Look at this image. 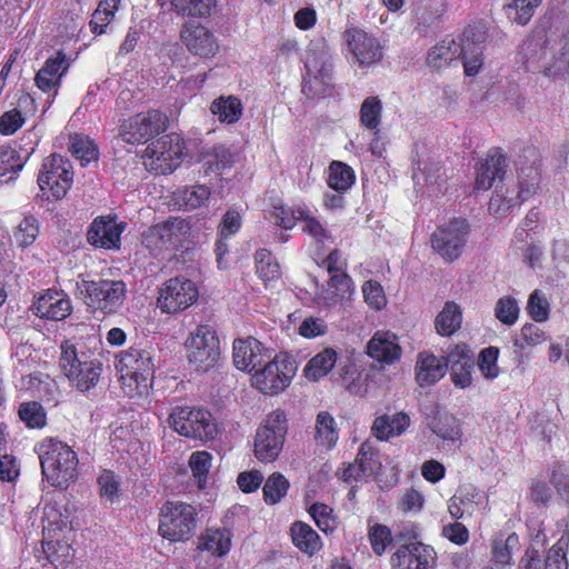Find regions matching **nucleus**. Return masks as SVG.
<instances>
[{"mask_svg": "<svg viewBox=\"0 0 569 569\" xmlns=\"http://www.w3.org/2000/svg\"><path fill=\"white\" fill-rule=\"evenodd\" d=\"M60 349V370L72 387L80 392H88L99 383L103 363L92 351L79 348L71 340H63Z\"/></svg>", "mask_w": 569, "mask_h": 569, "instance_id": "obj_1", "label": "nucleus"}, {"mask_svg": "<svg viewBox=\"0 0 569 569\" xmlns=\"http://www.w3.org/2000/svg\"><path fill=\"white\" fill-rule=\"evenodd\" d=\"M42 473L52 486L68 488L79 477V457L66 441L47 438L38 447Z\"/></svg>", "mask_w": 569, "mask_h": 569, "instance_id": "obj_2", "label": "nucleus"}, {"mask_svg": "<svg viewBox=\"0 0 569 569\" xmlns=\"http://www.w3.org/2000/svg\"><path fill=\"white\" fill-rule=\"evenodd\" d=\"M42 533V550L54 568L63 569L72 562L74 558V548L71 542L73 526L68 516H63L56 509L47 510Z\"/></svg>", "mask_w": 569, "mask_h": 569, "instance_id": "obj_3", "label": "nucleus"}, {"mask_svg": "<svg viewBox=\"0 0 569 569\" xmlns=\"http://www.w3.org/2000/svg\"><path fill=\"white\" fill-rule=\"evenodd\" d=\"M116 367L129 392L142 393L152 385L156 363L150 349L130 346L118 356Z\"/></svg>", "mask_w": 569, "mask_h": 569, "instance_id": "obj_4", "label": "nucleus"}, {"mask_svg": "<svg viewBox=\"0 0 569 569\" xmlns=\"http://www.w3.org/2000/svg\"><path fill=\"white\" fill-rule=\"evenodd\" d=\"M142 241L151 251H188L193 243L192 222L183 218H169L142 231Z\"/></svg>", "mask_w": 569, "mask_h": 569, "instance_id": "obj_5", "label": "nucleus"}, {"mask_svg": "<svg viewBox=\"0 0 569 569\" xmlns=\"http://www.w3.org/2000/svg\"><path fill=\"white\" fill-rule=\"evenodd\" d=\"M78 290L93 312L116 315L126 303L128 288L124 280H81Z\"/></svg>", "mask_w": 569, "mask_h": 569, "instance_id": "obj_6", "label": "nucleus"}, {"mask_svg": "<svg viewBox=\"0 0 569 569\" xmlns=\"http://www.w3.org/2000/svg\"><path fill=\"white\" fill-rule=\"evenodd\" d=\"M198 520L193 505L184 501H166L159 511L158 532L170 542H184L192 539Z\"/></svg>", "mask_w": 569, "mask_h": 569, "instance_id": "obj_7", "label": "nucleus"}, {"mask_svg": "<svg viewBox=\"0 0 569 569\" xmlns=\"http://www.w3.org/2000/svg\"><path fill=\"white\" fill-rule=\"evenodd\" d=\"M268 355L261 369H258L251 377V382L260 392L274 396L291 385L298 371V365L289 353H277L271 358L270 349H268Z\"/></svg>", "mask_w": 569, "mask_h": 569, "instance_id": "obj_8", "label": "nucleus"}, {"mask_svg": "<svg viewBox=\"0 0 569 569\" xmlns=\"http://www.w3.org/2000/svg\"><path fill=\"white\" fill-rule=\"evenodd\" d=\"M169 426L180 436L208 441L218 433L217 422L208 409L196 406H176L168 415Z\"/></svg>", "mask_w": 569, "mask_h": 569, "instance_id": "obj_9", "label": "nucleus"}, {"mask_svg": "<svg viewBox=\"0 0 569 569\" xmlns=\"http://www.w3.org/2000/svg\"><path fill=\"white\" fill-rule=\"evenodd\" d=\"M73 180L74 170L70 159L57 152L43 159L37 177L40 190L46 193L47 199L52 200L64 199L73 186Z\"/></svg>", "mask_w": 569, "mask_h": 569, "instance_id": "obj_10", "label": "nucleus"}, {"mask_svg": "<svg viewBox=\"0 0 569 569\" xmlns=\"http://www.w3.org/2000/svg\"><path fill=\"white\" fill-rule=\"evenodd\" d=\"M288 417L283 411H272L258 427L254 435V455L261 462L276 461L286 443Z\"/></svg>", "mask_w": 569, "mask_h": 569, "instance_id": "obj_11", "label": "nucleus"}, {"mask_svg": "<svg viewBox=\"0 0 569 569\" xmlns=\"http://www.w3.org/2000/svg\"><path fill=\"white\" fill-rule=\"evenodd\" d=\"M470 231L471 226L468 219H449L432 231L430 236L431 247L445 262H453L465 251Z\"/></svg>", "mask_w": 569, "mask_h": 569, "instance_id": "obj_12", "label": "nucleus"}, {"mask_svg": "<svg viewBox=\"0 0 569 569\" xmlns=\"http://www.w3.org/2000/svg\"><path fill=\"white\" fill-rule=\"evenodd\" d=\"M189 363L197 370H210L221 358L220 339L210 325H199L186 340Z\"/></svg>", "mask_w": 569, "mask_h": 569, "instance_id": "obj_13", "label": "nucleus"}, {"mask_svg": "<svg viewBox=\"0 0 569 569\" xmlns=\"http://www.w3.org/2000/svg\"><path fill=\"white\" fill-rule=\"evenodd\" d=\"M186 141L178 132L160 136L146 149L149 166L156 173H172L183 162Z\"/></svg>", "mask_w": 569, "mask_h": 569, "instance_id": "obj_14", "label": "nucleus"}, {"mask_svg": "<svg viewBox=\"0 0 569 569\" xmlns=\"http://www.w3.org/2000/svg\"><path fill=\"white\" fill-rule=\"evenodd\" d=\"M168 116L164 112L150 109L147 112L129 116L121 122L119 134L129 144H143L152 137L159 136L168 126Z\"/></svg>", "mask_w": 569, "mask_h": 569, "instance_id": "obj_15", "label": "nucleus"}, {"mask_svg": "<svg viewBox=\"0 0 569 569\" xmlns=\"http://www.w3.org/2000/svg\"><path fill=\"white\" fill-rule=\"evenodd\" d=\"M199 297L193 280L171 277L159 290L158 305L164 312H178L192 306Z\"/></svg>", "mask_w": 569, "mask_h": 569, "instance_id": "obj_16", "label": "nucleus"}, {"mask_svg": "<svg viewBox=\"0 0 569 569\" xmlns=\"http://www.w3.org/2000/svg\"><path fill=\"white\" fill-rule=\"evenodd\" d=\"M126 227L127 222H119L117 213L98 216L88 227L87 241L94 248L119 249L121 248V233Z\"/></svg>", "mask_w": 569, "mask_h": 569, "instance_id": "obj_17", "label": "nucleus"}, {"mask_svg": "<svg viewBox=\"0 0 569 569\" xmlns=\"http://www.w3.org/2000/svg\"><path fill=\"white\" fill-rule=\"evenodd\" d=\"M390 562L392 569H433L437 552L426 542H406L391 555Z\"/></svg>", "mask_w": 569, "mask_h": 569, "instance_id": "obj_18", "label": "nucleus"}, {"mask_svg": "<svg viewBox=\"0 0 569 569\" xmlns=\"http://www.w3.org/2000/svg\"><path fill=\"white\" fill-rule=\"evenodd\" d=\"M343 39L359 64H372L383 58V47L373 34L366 29L350 26L345 29Z\"/></svg>", "mask_w": 569, "mask_h": 569, "instance_id": "obj_19", "label": "nucleus"}, {"mask_svg": "<svg viewBox=\"0 0 569 569\" xmlns=\"http://www.w3.org/2000/svg\"><path fill=\"white\" fill-rule=\"evenodd\" d=\"M305 66L303 91L308 93L323 92L326 84H329L332 79V62L328 52L308 51Z\"/></svg>", "mask_w": 569, "mask_h": 569, "instance_id": "obj_20", "label": "nucleus"}, {"mask_svg": "<svg viewBox=\"0 0 569 569\" xmlns=\"http://www.w3.org/2000/svg\"><path fill=\"white\" fill-rule=\"evenodd\" d=\"M449 367L456 387H470L473 381L475 355L467 343H456L446 355V370Z\"/></svg>", "mask_w": 569, "mask_h": 569, "instance_id": "obj_21", "label": "nucleus"}, {"mask_svg": "<svg viewBox=\"0 0 569 569\" xmlns=\"http://www.w3.org/2000/svg\"><path fill=\"white\" fill-rule=\"evenodd\" d=\"M268 348L257 338H237L233 342V363L237 369L247 370L252 376L261 369L268 358Z\"/></svg>", "mask_w": 569, "mask_h": 569, "instance_id": "obj_22", "label": "nucleus"}, {"mask_svg": "<svg viewBox=\"0 0 569 569\" xmlns=\"http://www.w3.org/2000/svg\"><path fill=\"white\" fill-rule=\"evenodd\" d=\"M180 38L187 46V49L201 56V58H210L219 50V42L210 29L204 28L202 23L187 22L180 30Z\"/></svg>", "mask_w": 569, "mask_h": 569, "instance_id": "obj_23", "label": "nucleus"}, {"mask_svg": "<svg viewBox=\"0 0 569 569\" xmlns=\"http://www.w3.org/2000/svg\"><path fill=\"white\" fill-rule=\"evenodd\" d=\"M70 68L64 51H57L52 57L47 58L44 64L34 76V83L42 92H58L61 81Z\"/></svg>", "mask_w": 569, "mask_h": 569, "instance_id": "obj_24", "label": "nucleus"}, {"mask_svg": "<svg viewBox=\"0 0 569 569\" xmlns=\"http://www.w3.org/2000/svg\"><path fill=\"white\" fill-rule=\"evenodd\" d=\"M34 315L46 320H64L73 310L70 297L64 291L48 290L38 297L32 307Z\"/></svg>", "mask_w": 569, "mask_h": 569, "instance_id": "obj_25", "label": "nucleus"}, {"mask_svg": "<svg viewBox=\"0 0 569 569\" xmlns=\"http://www.w3.org/2000/svg\"><path fill=\"white\" fill-rule=\"evenodd\" d=\"M367 355L380 363H396L402 355V348L397 342V335L390 331H377L367 343Z\"/></svg>", "mask_w": 569, "mask_h": 569, "instance_id": "obj_26", "label": "nucleus"}, {"mask_svg": "<svg viewBox=\"0 0 569 569\" xmlns=\"http://www.w3.org/2000/svg\"><path fill=\"white\" fill-rule=\"evenodd\" d=\"M507 158L501 149H490L478 167L476 190H489L496 179L502 180L506 174Z\"/></svg>", "mask_w": 569, "mask_h": 569, "instance_id": "obj_27", "label": "nucleus"}, {"mask_svg": "<svg viewBox=\"0 0 569 569\" xmlns=\"http://www.w3.org/2000/svg\"><path fill=\"white\" fill-rule=\"evenodd\" d=\"M447 373L446 357L421 351L416 361V381L420 387L435 385Z\"/></svg>", "mask_w": 569, "mask_h": 569, "instance_id": "obj_28", "label": "nucleus"}, {"mask_svg": "<svg viewBox=\"0 0 569 569\" xmlns=\"http://www.w3.org/2000/svg\"><path fill=\"white\" fill-rule=\"evenodd\" d=\"M520 569H568V559L562 547L553 545L542 560L536 548H527L522 559Z\"/></svg>", "mask_w": 569, "mask_h": 569, "instance_id": "obj_29", "label": "nucleus"}, {"mask_svg": "<svg viewBox=\"0 0 569 569\" xmlns=\"http://www.w3.org/2000/svg\"><path fill=\"white\" fill-rule=\"evenodd\" d=\"M290 538L291 542L302 553L312 557L323 548V540L321 536L315 530V528L305 521H293L290 526Z\"/></svg>", "mask_w": 569, "mask_h": 569, "instance_id": "obj_30", "label": "nucleus"}, {"mask_svg": "<svg viewBox=\"0 0 569 569\" xmlns=\"http://www.w3.org/2000/svg\"><path fill=\"white\" fill-rule=\"evenodd\" d=\"M411 420L407 412L377 416L371 427V432L380 441H388L390 437L401 436L410 427Z\"/></svg>", "mask_w": 569, "mask_h": 569, "instance_id": "obj_31", "label": "nucleus"}, {"mask_svg": "<svg viewBox=\"0 0 569 569\" xmlns=\"http://www.w3.org/2000/svg\"><path fill=\"white\" fill-rule=\"evenodd\" d=\"M463 47L455 38H445L427 52V64L435 70L449 67L452 61L461 58Z\"/></svg>", "mask_w": 569, "mask_h": 569, "instance_id": "obj_32", "label": "nucleus"}, {"mask_svg": "<svg viewBox=\"0 0 569 569\" xmlns=\"http://www.w3.org/2000/svg\"><path fill=\"white\" fill-rule=\"evenodd\" d=\"M326 181L331 190L338 191L345 197L351 190L355 182H357V173L351 164L333 159L328 166Z\"/></svg>", "mask_w": 569, "mask_h": 569, "instance_id": "obj_33", "label": "nucleus"}, {"mask_svg": "<svg viewBox=\"0 0 569 569\" xmlns=\"http://www.w3.org/2000/svg\"><path fill=\"white\" fill-rule=\"evenodd\" d=\"M243 102L239 96H218L210 104V112L217 116L220 122L234 124L243 114Z\"/></svg>", "mask_w": 569, "mask_h": 569, "instance_id": "obj_34", "label": "nucleus"}, {"mask_svg": "<svg viewBox=\"0 0 569 569\" xmlns=\"http://www.w3.org/2000/svg\"><path fill=\"white\" fill-rule=\"evenodd\" d=\"M315 440L320 447L330 450L339 441V428L332 415L320 411L316 416Z\"/></svg>", "mask_w": 569, "mask_h": 569, "instance_id": "obj_35", "label": "nucleus"}, {"mask_svg": "<svg viewBox=\"0 0 569 569\" xmlns=\"http://www.w3.org/2000/svg\"><path fill=\"white\" fill-rule=\"evenodd\" d=\"M481 500V493L479 490L473 489V487H470V489H462L448 500V511L452 519H463L466 515L473 513L475 505H479Z\"/></svg>", "mask_w": 569, "mask_h": 569, "instance_id": "obj_36", "label": "nucleus"}, {"mask_svg": "<svg viewBox=\"0 0 569 569\" xmlns=\"http://www.w3.org/2000/svg\"><path fill=\"white\" fill-rule=\"evenodd\" d=\"M463 37L460 41L461 47H463V52L460 54L463 71L467 76H476L483 66L482 44L480 40L470 42V31H465Z\"/></svg>", "mask_w": 569, "mask_h": 569, "instance_id": "obj_37", "label": "nucleus"}, {"mask_svg": "<svg viewBox=\"0 0 569 569\" xmlns=\"http://www.w3.org/2000/svg\"><path fill=\"white\" fill-rule=\"evenodd\" d=\"M337 360V351L333 348H325L309 359L305 366L303 375L306 378L311 379V381H317V379L323 378L333 369Z\"/></svg>", "mask_w": 569, "mask_h": 569, "instance_id": "obj_38", "label": "nucleus"}, {"mask_svg": "<svg viewBox=\"0 0 569 569\" xmlns=\"http://www.w3.org/2000/svg\"><path fill=\"white\" fill-rule=\"evenodd\" d=\"M211 197V189L206 184H192L191 187H182L173 192L174 203L180 209L201 208Z\"/></svg>", "mask_w": 569, "mask_h": 569, "instance_id": "obj_39", "label": "nucleus"}, {"mask_svg": "<svg viewBox=\"0 0 569 569\" xmlns=\"http://www.w3.org/2000/svg\"><path fill=\"white\" fill-rule=\"evenodd\" d=\"M69 151L80 161L81 166H88L99 158V149L96 141L88 134H81V132L70 134Z\"/></svg>", "mask_w": 569, "mask_h": 569, "instance_id": "obj_40", "label": "nucleus"}, {"mask_svg": "<svg viewBox=\"0 0 569 569\" xmlns=\"http://www.w3.org/2000/svg\"><path fill=\"white\" fill-rule=\"evenodd\" d=\"M436 329L438 335L451 336L462 325L461 308L453 300H448L445 307L436 317Z\"/></svg>", "mask_w": 569, "mask_h": 569, "instance_id": "obj_41", "label": "nucleus"}, {"mask_svg": "<svg viewBox=\"0 0 569 569\" xmlns=\"http://www.w3.org/2000/svg\"><path fill=\"white\" fill-rule=\"evenodd\" d=\"M383 113V102L379 96H367L359 110V122L378 136Z\"/></svg>", "mask_w": 569, "mask_h": 569, "instance_id": "obj_42", "label": "nucleus"}, {"mask_svg": "<svg viewBox=\"0 0 569 569\" xmlns=\"http://www.w3.org/2000/svg\"><path fill=\"white\" fill-rule=\"evenodd\" d=\"M18 417L28 428H43L48 423V411L43 403L37 402V400L21 402L18 408Z\"/></svg>", "mask_w": 569, "mask_h": 569, "instance_id": "obj_43", "label": "nucleus"}, {"mask_svg": "<svg viewBox=\"0 0 569 569\" xmlns=\"http://www.w3.org/2000/svg\"><path fill=\"white\" fill-rule=\"evenodd\" d=\"M231 533L226 528L207 530L201 537V548L207 549L217 557H223L231 549Z\"/></svg>", "mask_w": 569, "mask_h": 569, "instance_id": "obj_44", "label": "nucleus"}, {"mask_svg": "<svg viewBox=\"0 0 569 569\" xmlns=\"http://www.w3.org/2000/svg\"><path fill=\"white\" fill-rule=\"evenodd\" d=\"M290 487V481L282 472H272L262 486L264 502L278 505L288 495Z\"/></svg>", "mask_w": 569, "mask_h": 569, "instance_id": "obj_45", "label": "nucleus"}, {"mask_svg": "<svg viewBox=\"0 0 569 569\" xmlns=\"http://www.w3.org/2000/svg\"><path fill=\"white\" fill-rule=\"evenodd\" d=\"M359 462L361 481H368L381 470L382 462L380 452L369 441H363L359 448Z\"/></svg>", "mask_w": 569, "mask_h": 569, "instance_id": "obj_46", "label": "nucleus"}, {"mask_svg": "<svg viewBox=\"0 0 569 569\" xmlns=\"http://www.w3.org/2000/svg\"><path fill=\"white\" fill-rule=\"evenodd\" d=\"M256 273L264 283L278 280L281 277L280 264L276 260L273 253L266 248H260L254 252Z\"/></svg>", "mask_w": 569, "mask_h": 569, "instance_id": "obj_47", "label": "nucleus"}, {"mask_svg": "<svg viewBox=\"0 0 569 569\" xmlns=\"http://www.w3.org/2000/svg\"><path fill=\"white\" fill-rule=\"evenodd\" d=\"M40 233V221L34 216H26L13 230V240L19 248L26 249L36 242Z\"/></svg>", "mask_w": 569, "mask_h": 569, "instance_id": "obj_48", "label": "nucleus"}, {"mask_svg": "<svg viewBox=\"0 0 569 569\" xmlns=\"http://www.w3.org/2000/svg\"><path fill=\"white\" fill-rule=\"evenodd\" d=\"M100 499L113 505L121 495V480L114 470L103 469L97 478Z\"/></svg>", "mask_w": 569, "mask_h": 569, "instance_id": "obj_49", "label": "nucleus"}, {"mask_svg": "<svg viewBox=\"0 0 569 569\" xmlns=\"http://www.w3.org/2000/svg\"><path fill=\"white\" fill-rule=\"evenodd\" d=\"M234 162L236 152L226 144H214L204 160L207 171H216V173L231 168Z\"/></svg>", "mask_w": 569, "mask_h": 569, "instance_id": "obj_50", "label": "nucleus"}, {"mask_svg": "<svg viewBox=\"0 0 569 569\" xmlns=\"http://www.w3.org/2000/svg\"><path fill=\"white\" fill-rule=\"evenodd\" d=\"M431 430L438 437L448 441H458L462 437L461 421L452 415H442L435 418L431 423Z\"/></svg>", "mask_w": 569, "mask_h": 569, "instance_id": "obj_51", "label": "nucleus"}, {"mask_svg": "<svg viewBox=\"0 0 569 569\" xmlns=\"http://www.w3.org/2000/svg\"><path fill=\"white\" fill-rule=\"evenodd\" d=\"M542 0H508L506 8L509 18L518 24H528L537 7L541 6Z\"/></svg>", "mask_w": 569, "mask_h": 569, "instance_id": "obj_52", "label": "nucleus"}, {"mask_svg": "<svg viewBox=\"0 0 569 569\" xmlns=\"http://www.w3.org/2000/svg\"><path fill=\"white\" fill-rule=\"evenodd\" d=\"M519 542L518 533L512 532L505 539L497 536L491 541V559L500 566H507L512 562V549Z\"/></svg>", "mask_w": 569, "mask_h": 569, "instance_id": "obj_53", "label": "nucleus"}, {"mask_svg": "<svg viewBox=\"0 0 569 569\" xmlns=\"http://www.w3.org/2000/svg\"><path fill=\"white\" fill-rule=\"evenodd\" d=\"M308 512L323 533H333L338 528V518L330 505L316 501L309 507Z\"/></svg>", "mask_w": 569, "mask_h": 569, "instance_id": "obj_54", "label": "nucleus"}, {"mask_svg": "<svg viewBox=\"0 0 569 569\" xmlns=\"http://www.w3.org/2000/svg\"><path fill=\"white\" fill-rule=\"evenodd\" d=\"M189 466L192 476L198 481L199 488H206L208 475L212 466V455L208 450H196L189 458Z\"/></svg>", "mask_w": 569, "mask_h": 569, "instance_id": "obj_55", "label": "nucleus"}, {"mask_svg": "<svg viewBox=\"0 0 569 569\" xmlns=\"http://www.w3.org/2000/svg\"><path fill=\"white\" fill-rule=\"evenodd\" d=\"M171 4L179 14L206 18L217 7V0H171Z\"/></svg>", "mask_w": 569, "mask_h": 569, "instance_id": "obj_56", "label": "nucleus"}, {"mask_svg": "<svg viewBox=\"0 0 569 569\" xmlns=\"http://www.w3.org/2000/svg\"><path fill=\"white\" fill-rule=\"evenodd\" d=\"M297 218L305 222L302 230L313 237L317 242H325L327 238H330L328 228L313 216L309 208H297Z\"/></svg>", "mask_w": 569, "mask_h": 569, "instance_id": "obj_57", "label": "nucleus"}, {"mask_svg": "<svg viewBox=\"0 0 569 569\" xmlns=\"http://www.w3.org/2000/svg\"><path fill=\"white\" fill-rule=\"evenodd\" d=\"M368 538L376 555H383L393 541V532L382 522H375L368 528Z\"/></svg>", "mask_w": 569, "mask_h": 569, "instance_id": "obj_58", "label": "nucleus"}, {"mask_svg": "<svg viewBox=\"0 0 569 569\" xmlns=\"http://www.w3.org/2000/svg\"><path fill=\"white\" fill-rule=\"evenodd\" d=\"M520 307L512 296L500 297L496 302L495 316L505 326H515L518 321Z\"/></svg>", "mask_w": 569, "mask_h": 569, "instance_id": "obj_59", "label": "nucleus"}, {"mask_svg": "<svg viewBox=\"0 0 569 569\" xmlns=\"http://www.w3.org/2000/svg\"><path fill=\"white\" fill-rule=\"evenodd\" d=\"M500 349L495 346L481 349L478 356V366L481 375L487 379L497 378L500 375V368H498V358Z\"/></svg>", "mask_w": 569, "mask_h": 569, "instance_id": "obj_60", "label": "nucleus"}, {"mask_svg": "<svg viewBox=\"0 0 569 569\" xmlns=\"http://www.w3.org/2000/svg\"><path fill=\"white\" fill-rule=\"evenodd\" d=\"M327 284L331 291L338 297H347L351 295L353 290V280L348 273V261L347 259L341 264V271L333 277H329Z\"/></svg>", "mask_w": 569, "mask_h": 569, "instance_id": "obj_61", "label": "nucleus"}, {"mask_svg": "<svg viewBox=\"0 0 569 569\" xmlns=\"http://www.w3.org/2000/svg\"><path fill=\"white\" fill-rule=\"evenodd\" d=\"M362 292L366 303H368L371 309L380 310L386 307L388 302L387 296L382 284H380L378 280H366L362 284Z\"/></svg>", "mask_w": 569, "mask_h": 569, "instance_id": "obj_62", "label": "nucleus"}, {"mask_svg": "<svg viewBox=\"0 0 569 569\" xmlns=\"http://www.w3.org/2000/svg\"><path fill=\"white\" fill-rule=\"evenodd\" d=\"M23 168V162L20 152L8 144L0 147V177H4L11 171H20Z\"/></svg>", "mask_w": 569, "mask_h": 569, "instance_id": "obj_63", "label": "nucleus"}, {"mask_svg": "<svg viewBox=\"0 0 569 569\" xmlns=\"http://www.w3.org/2000/svg\"><path fill=\"white\" fill-rule=\"evenodd\" d=\"M527 310L535 321L548 320L550 315V305L546 297L540 295L539 290L532 291L528 301Z\"/></svg>", "mask_w": 569, "mask_h": 569, "instance_id": "obj_64", "label": "nucleus"}]
</instances>
